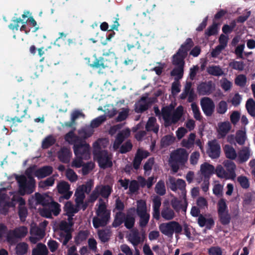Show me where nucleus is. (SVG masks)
<instances>
[{
	"instance_id": "35",
	"label": "nucleus",
	"mask_w": 255,
	"mask_h": 255,
	"mask_svg": "<svg viewBox=\"0 0 255 255\" xmlns=\"http://www.w3.org/2000/svg\"><path fill=\"white\" fill-rule=\"evenodd\" d=\"M64 210L66 212L67 216H74V214L77 213L79 211V209L74 208L73 205L70 201L67 202L64 207Z\"/></svg>"
},
{
	"instance_id": "41",
	"label": "nucleus",
	"mask_w": 255,
	"mask_h": 255,
	"mask_svg": "<svg viewBox=\"0 0 255 255\" xmlns=\"http://www.w3.org/2000/svg\"><path fill=\"white\" fill-rule=\"evenodd\" d=\"M56 142V139L52 135L46 136L42 141L41 147L43 149H47L52 146Z\"/></svg>"
},
{
	"instance_id": "29",
	"label": "nucleus",
	"mask_w": 255,
	"mask_h": 255,
	"mask_svg": "<svg viewBox=\"0 0 255 255\" xmlns=\"http://www.w3.org/2000/svg\"><path fill=\"white\" fill-rule=\"evenodd\" d=\"M226 157L230 159L234 160L236 158L237 154L234 147L229 144H226L223 147Z\"/></svg>"
},
{
	"instance_id": "62",
	"label": "nucleus",
	"mask_w": 255,
	"mask_h": 255,
	"mask_svg": "<svg viewBox=\"0 0 255 255\" xmlns=\"http://www.w3.org/2000/svg\"><path fill=\"white\" fill-rule=\"evenodd\" d=\"M18 214L20 220L24 222L28 215V210L26 207H18Z\"/></svg>"
},
{
	"instance_id": "5",
	"label": "nucleus",
	"mask_w": 255,
	"mask_h": 255,
	"mask_svg": "<svg viewBox=\"0 0 255 255\" xmlns=\"http://www.w3.org/2000/svg\"><path fill=\"white\" fill-rule=\"evenodd\" d=\"M159 230L164 235L168 238H172L174 233L177 235L181 234L182 227L178 222L172 221L160 224Z\"/></svg>"
},
{
	"instance_id": "20",
	"label": "nucleus",
	"mask_w": 255,
	"mask_h": 255,
	"mask_svg": "<svg viewBox=\"0 0 255 255\" xmlns=\"http://www.w3.org/2000/svg\"><path fill=\"white\" fill-rule=\"evenodd\" d=\"M200 171L205 179H209L210 176L214 173L215 168L213 165L205 162L201 164Z\"/></svg>"
},
{
	"instance_id": "64",
	"label": "nucleus",
	"mask_w": 255,
	"mask_h": 255,
	"mask_svg": "<svg viewBox=\"0 0 255 255\" xmlns=\"http://www.w3.org/2000/svg\"><path fill=\"white\" fill-rule=\"evenodd\" d=\"M235 84L240 87H244L247 82V78L245 75L241 74L238 75L235 81Z\"/></svg>"
},
{
	"instance_id": "50",
	"label": "nucleus",
	"mask_w": 255,
	"mask_h": 255,
	"mask_svg": "<svg viewBox=\"0 0 255 255\" xmlns=\"http://www.w3.org/2000/svg\"><path fill=\"white\" fill-rule=\"evenodd\" d=\"M155 191L157 194L160 196H163L165 194L166 189L164 182L163 180H160L156 183Z\"/></svg>"
},
{
	"instance_id": "33",
	"label": "nucleus",
	"mask_w": 255,
	"mask_h": 255,
	"mask_svg": "<svg viewBox=\"0 0 255 255\" xmlns=\"http://www.w3.org/2000/svg\"><path fill=\"white\" fill-rule=\"evenodd\" d=\"M98 235L101 241L105 243L109 241L112 235V232L110 229H103L98 231Z\"/></svg>"
},
{
	"instance_id": "37",
	"label": "nucleus",
	"mask_w": 255,
	"mask_h": 255,
	"mask_svg": "<svg viewBox=\"0 0 255 255\" xmlns=\"http://www.w3.org/2000/svg\"><path fill=\"white\" fill-rule=\"evenodd\" d=\"M175 140V137L173 135H166L161 138L160 145L162 147H167L174 143Z\"/></svg>"
},
{
	"instance_id": "19",
	"label": "nucleus",
	"mask_w": 255,
	"mask_h": 255,
	"mask_svg": "<svg viewBox=\"0 0 255 255\" xmlns=\"http://www.w3.org/2000/svg\"><path fill=\"white\" fill-rule=\"evenodd\" d=\"M223 165L227 171L230 179L234 180L236 177L235 172L236 165L235 163L231 160H225L223 162Z\"/></svg>"
},
{
	"instance_id": "24",
	"label": "nucleus",
	"mask_w": 255,
	"mask_h": 255,
	"mask_svg": "<svg viewBox=\"0 0 255 255\" xmlns=\"http://www.w3.org/2000/svg\"><path fill=\"white\" fill-rule=\"evenodd\" d=\"M231 125L229 122H221L218 124V134L220 137L224 138L229 132Z\"/></svg>"
},
{
	"instance_id": "7",
	"label": "nucleus",
	"mask_w": 255,
	"mask_h": 255,
	"mask_svg": "<svg viewBox=\"0 0 255 255\" xmlns=\"http://www.w3.org/2000/svg\"><path fill=\"white\" fill-rule=\"evenodd\" d=\"M28 231L26 227L21 226L16 228L13 230H10L6 235V241L12 244L15 243L16 239L24 238L27 234Z\"/></svg>"
},
{
	"instance_id": "54",
	"label": "nucleus",
	"mask_w": 255,
	"mask_h": 255,
	"mask_svg": "<svg viewBox=\"0 0 255 255\" xmlns=\"http://www.w3.org/2000/svg\"><path fill=\"white\" fill-rule=\"evenodd\" d=\"M130 241L133 246H137L140 242V237L138 231L136 230L130 235Z\"/></svg>"
},
{
	"instance_id": "51",
	"label": "nucleus",
	"mask_w": 255,
	"mask_h": 255,
	"mask_svg": "<svg viewBox=\"0 0 255 255\" xmlns=\"http://www.w3.org/2000/svg\"><path fill=\"white\" fill-rule=\"evenodd\" d=\"M246 138L247 137L245 131L240 130L237 132L236 135V141L239 145H244L246 140Z\"/></svg>"
},
{
	"instance_id": "6",
	"label": "nucleus",
	"mask_w": 255,
	"mask_h": 255,
	"mask_svg": "<svg viewBox=\"0 0 255 255\" xmlns=\"http://www.w3.org/2000/svg\"><path fill=\"white\" fill-rule=\"evenodd\" d=\"M90 145L87 146L76 145L74 150V154L77 159L73 162V165L77 168L82 167L83 165V160H87L90 158Z\"/></svg>"
},
{
	"instance_id": "57",
	"label": "nucleus",
	"mask_w": 255,
	"mask_h": 255,
	"mask_svg": "<svg viewBox=\"0 0 255 255\" xmlns=\"http://www.w3.org/2000/svg\"><path fill=\"white\" fill-rule=\"evenodd\" d=\"M73 225V223H68L66 221H62L59 224V229L61 232H71V227Z\"/></svg>"
},
{
	"instance_id": "46",
	"label": "nucleus",
	"mask_w": 255,
	"mask_h": 255,
	"mask_svg": "<svg viewBox=\"0 0 255 255\" xmlns=\"http://www.w3.org/2000/svg\"><path fill=\"white\" fill-rule=\"evenodd\" d=\"M59 235L58 240L63 246H66L72 238L71 232H60Z\"/></svg>"
},
{
	"instance_id": "26",
	"label": "nucleus",
	"mask_w": 255,
	"mask_h": 255,
	"mask_svg": "<svg viewBox=\"0 0 255 255\" xmlns=\"http://www.w3.org/2000/svg\"><path fill=\"white\" fill-rule=\"evenodd\" d=\"M250 156L251 152L249 147L244 146L238 153V160L240 163H244L248 161Z\"/></svg>"
},
{
	"instance_id": "2",
	"label": "nucleus",
	"mask_w": 255,
	"mask_h": 255,
	"mask_svg": "<svg viewBox=\"0 0 255 255\" xmlns=\"http://www.w3.org/2000/svg\"><path fill=\"white\" fill-rule=\"evenodd\" d=\"M161 112L164 125L167 128L173 124H176L180 120L183 115V107L181 106L178 107L172 114V108L168 106L163 107Z\"/></svg>"
},
{
	"instance_id": "38",
	"label": "nucleus",
	"mask_w": 255,
	"mask_h": 255,
	"mask_svg": "<svg viewBox=\"0 0 255 255\" xmlns=\"http://www.w3.org/2000/svg\"><path fill=\"white\" fill-rule=\"evenodd\" d=\"M246 108L249 114L255 117V101L252 98H249L246 102Z\"/></svg>"
},
{
	"instance_id": "8",
	"label": "nucleus",
	"mask_w": 255,
	"mask_h": 255,
	"mask_svg": "<svg viewBox=\"0 0 255 255\" xmlns=\"http://www.w3.org/2000/svg\"><path fill=\"white\" fill-rule=\"evenodd\" d=\"M60 211V204L51 199L49 201V203L43 208L41 214L42 216L48 218L51 217L52 214L55 216L58 215Z\"/></svg>"
},
{
	"instance_id": "59",
	"label": "nucleus",
	"mask_w": 255,
	"mask_h": 255,
	"mask_svg": "<svg viewBox=\"0 0 255 255\" xmlns=\"http://www.w3.org/2000/svg\"><path fill=\"white\" fill-rule=\"evenodd\" d=\"M66 176L67 179L71 182H75L78 179V176L74 171L68 168L66 171Z\"/></svg>"
},
{
	"instance_id": "10",
	"label": "nucleus",
	"mask_w": 255,
	"mask_h": 255,
	"mask_svg": "<svg viewBox=\"0 0 255 255\" xmlns=\"http://www.w3.org/2000/svg\"><path fill=\"white\" fill-rule=\"evenodd\" d=\"M75 129V128H74L72 130L69 131L65 134L64 137L65 140L69 143L73 144V150H74V148L76 145L81 146L82 147H84V146L89 145V144L85 142L82 137H80L79 136L76 135L75 134L74 131Z\"/></svg>"
},
{
	"instance_id": "45",
	"label": "nucleus",
	"mask_w": 255,
	"mask_h": 255,
	"mask_svg": "<svg viewBox=\"0 0 255 255\" xmlns=\"http://www.w3.org/2000/svg\"><path fill=\"white\" fill-rule=\"evenodd\" d=\"M175 66L171 71L170 75L172 76H176V79L177 80L181 79L183 76L184 66Z\"/></svg>"
},
{
	"instance_id": "39",
	"label": "nucleus",
	"mask_w": 255,
	"mask_h": 255,
	"mask_svg": "<svg viewBox=\"0 0 255 255\" xmlns=\"http://www.w3.org/2000/svg\"><path fill=\"white\" fill-rule=\"evenodd\" d=\"M218 24L213 22V24L209 26L205 31V37H209L212 35H216L218 32Z\"/></svg>"
},
{
	"instance_id": "4",
	"label": "nucleus",
	"mask_w": 255,
	"mask_h": 255,
	"mask_svg": "<svg viewBox=\"0 0 255 255\" xmlns=\"http://www.w3.org/2000/svg\"><path fill=\"white\" fill-rule=\"evenodd\" d=\"M98 146V148L94 149L93 155L94 158L97 160L99 166L103 169L112 167L113 163L111 157L109 155L108 151L106 150H101L99 145Z\"/></svg>"
},
{
	"instance_id": "16",
	"label": "nucleus",
	"mask_w": 255,
	"mask_h": 255,
	"mask_svg": "<svg viewBox=\"0 0 255 255\" xmlns=\"http://www.w3.org/2000/svg\"><path fill=\"white\" fill-rule=\"evenodd\" d=\"M148 155V151L138 149L133 160V168L137 170L139 168L142 159L146 158Z\"/></svg>"
},
{
	"instance_id": "27",
	"label": "nucleus",
	"mask_w": 255,
	"mask_h": 255,
	"mask_svg": "<svg viewBox=\"0 0 255 255\" xmlns=\"http://www.w3.org/2000/svg\"><path fill=\"white\" fill-rule=\"evenodd\" d=\"M51 198H47L46 197L38 192L34 194V197H33L35 201V205H41L44 208L46 205L49 203V201Z\"/></svg>"
},
{
	"instance_id": "13",
	"label": "nucleus",
	"mask_w": 255,
	"mask_h": 255,
	"mask_svg": "<svg viewBox=\"0 0 255 255\" xmlns=\"http://www.w3.org/2000/svg\"><path fill=\"white\" fill-rule=\"evenodd\" d=\"M70 185L66 181L60 182L57 185V190L60 194L62 195L59 198V201L61 202L63 199L68 200L72 195L73 192L70 191Z\"/></svg>"
},
{
	"instance_id": "21",
	"label": "nucleus",
	"mask_w": 255,
	"mask_h": 255,
	"mask_svg": "<svg viewBox=\"0 0 255 255\" xmlns=\"http://www.w3.org/2000/svg\"><path fill=\"white\" fill-rule=\"evenodd\" d=\"M52 167L50 166H44L37 169L34 172V175L38 179H41L50 175L52 173Z\"/></svg>"
},
{
	"instance_id": "60",
	"label": "nucleus",
	"mask_w": 255,
	"mask_h": 255,
	"mask_svg": "<svg viewBox=\"0 0 255 255\" xmlns=\"http://www.w3.org/2000/svg\"><path fill=\"white\" fill-rule=\"evenodd\" d=\"M139 185L137 181L132 180L129 182V192L131 194H134L139 190Z\"/></svg>"
},
{
	"instance_id": "40",
	"label": "nucleus",
	"mask_w": 255,
	"mask_h": 255,
	"mask_svg": "<svg viewBox=\"0 0 255 255\" xmlns=\"http://www.w3.org/2000/svg\"><path fill=\"white\" fill-rule=\"evenodd\" d=\"M124 224L127 229H132L135 224V217L133 215L128 213L125 219Z\"/></svg>"
},
{
	"instance_id": "3",
	"label": "nucleus",
	"mask_w": 255,
	"mask_h": 255,
	"mask_svg": "<svg viewBox=\"0 0 255 255\" xmlns=\"http://www.w3.org/2000/svg\"><path fill=\"white\" fill-rule=\"evenodd\" d=\"M15 179L18 185V192L20 195H29L35 191L36 181L34 178H30L29 180L23 175H17Z\"/></svg>"
},
{
	"instance_id": "14",
	"label": "nucleus",
	"mask_w": 255,
	"mask_h": 255,
	"mask_svg": "<svg viewBox=\"0 0 255 255\" xmlns=\"http://www.w3.org/2000/svg\"><path fill=\"white\" fill-rule=\"evenodd\" d=\"M215 89V85L212 81L201 83L197 87V91L200 95H209Z\"/></svg>"
},
{
	"instance_id": "25",
	"label": "nucleus",
	"mask_w": 255,
	"mask_h": 255,
	"mask_svg": "<svg viewBox=\"0 0 255 255\" xmlns=\"http://www.w3.org/2000/svg\"><path fill=\"white\" fill-rule=\"evenodd\" d=\"M187 55L183 54L180 50H178L177 52L172 56V64L174 66H184V59Z\"/></svg>"
},
{
	"instance_id": "61",
	"label": "nucleus",
	"mask_w": 255,
	"mask_h": 255,
	"mask_svg": "<svg viewBox=\"0 0 255 255\" xmlns=\"http://www.w3.org/2000/svg\"><path fill=\"white\" fill-rule=\"evenodd\" d=\"M94 164L92 162H89L83 164L82 168V174L83 175H86L93 170Z\"/></svg>"
},
{
	"instance_id": "47",
	"label": "nucleus",
	"mask_w": 255,
	"mask_h": 255,
	"mask_svg": "<svg viewBox=\"0 0 255 255\" xmlns=\"http://www.w3.org/2000/svg\"><path fill=\"white\" fill-rule=\"evenodd\" d=\"M207 72L209 74L215 76H220L223 74V70L219 66H209Z\"/></svg>"
},
{
	"instance_id": "31",
	"label": "nucleus",
	"mask_w": 255,
	"mask_h": 255,
	"mask_svg": "<svg viewBox=\"0 0 255 255\" xmlns=\"http://www.w3.org/2000/svg\"><path fill=\"white\" fill-rule=\"evenodd\" d=\"M126 214L123 212H118L116 213L114 221L112 223L113 227L117 228L120 226L124 223Z\"/></svg>"
},
{
	"instance_id": "9",
	"label": "nucleus",
	"mask_w": 255,
	"mask_h": 255,
	"mask_svg": "<svg viewBox=\"0 0 255 255\" xmlns=\"http://www.w3.org/2000/svg\"><path fill=\"white\" fill-rule=\"evenodd\" d=\"M105 57H99L97 58L95 55L94 61L90 64V66L94 69H104L107 67H110V64L113 60V58H110V55L109 54H104ZM113 57V56H112Z\"/></svg>"
},
{
	"instance_id": "56",
	"label": "nucleus",
	"mask_w": 255,
	"mask_h": 255,
	"mask_svg": "<svg viewBox=\"0 0 255 255\" xmlns=\"http://www.w3.org/2000/svg\"><path fill=\"white\" fill-rule=\"evenodd\" d=\"M106 120L105 115L100 116L93 120L91 123V127L92 128H96L99 127Z\"/></svg>"
},
{
	"instance_id": "55",
	"label": "nucleus",
	"mask_w": 255,
	"mask_h": 255,
	"mask_svg": "<svg viewBox=\"0 0 255 255\" xmlns=\"http://www.w3.org/2000/svg\"><path fill=\"white\" fill-rule=\"evenodd\" d=\"M137 216L139 217V226L141 228H144L146 227L150 219V214L147 213L144 214H141Z\"/></svg>"
},
{
	"instance_id": "1",
	"label": "nucleus",
	"mask_w": 255,
	"mask_h": 255,
	"mask_svg": "<svg viewBox=\"0 0 255 255\" xmlns=\"http://www.w3.org/2000/svg\"><path fill=\"white\" fill-rule=\"evenodd\" d=\"M188 153L184 148H178L170 154L169 162L174 173H177L180 166H184L188 158Z\"/></svg>"
},
{
	"instance_id": "22",
	"label": "nucleus",
	"mask_w": 255,
	"mask_h": 255,
	"mask_svg": "<svg viewBox=\"0 0 255 255\" xmlns=\"http://www.w3.org/2000/svg\"><path fill=\"white\" fill-rule=\"evenodd\" d=\"M146 97H142L138 103L134 105V111L136 113L141 114L148 109V104L146 102Z\"/></svg>"
},
{
	"instance_id": "34",
	"label": "nucleus",
	"mask_w": 255,
	"mask_h": 255,
	"mask_svg": "<svg viewBox=\"0 0 255 255\" xmlns=\"http://www.w3.org/2000/svg\"><path fill=\"white\" fill-rule=\"evenodd\" d=\"M161 215L166 220H172L175 216L174 211L169 207H164L161 210Z\"/></svg>"
},
{
	"instance_id": "44",
	"label": "nucleus",
	"mask_w": 255,
	"mask_h": 255,
	"mask_svg": "<svg viewBox=\"0 0 255 255\" xmlns=\"http://www.w3.org/2000/svg\"><path fill=\"white\" fill-rule=\"evenodd\" d=\"M75 196L76 197L75 201L77 206L83 203L85 195L82 189L78 188L75 191Z\"/></svg>"
},
{
	"instance_id": "12",
	"label": "nucleus",
	"mask_w": 255,
	"mask_h": 255,
	"mask_svg": "<svg viewBox=\"0 0 255 255\" xmlns=\"http://www.w3.org/2000/svg\"><path fill=\"white\" fill-rule=\"evenodd\" d=\"M209 148L207 153L209 156L212 159H217L220 157L221 153V146L216 139L209 141L208 142Z\"/></svg>"
},
{
	"instance_id": "36",
	"label": "nucleus",
	"mask_w": 255,
	"mask_h": 255,
	"mask_svg": "<svg viewBox=\"0 0 255 255\" xmlns=\"http://www.w3.org/2000/svg\"><path fill=\"white\" fill-rule=\"evenodd\" d=\"M136 212L137 215L147 213V206L145 201L139 200L137 201Z\"/></svg>"
},
{
	"instance_id": "43",
	"label": "nucleus",
	"mask_w": 255,
	"mask_h": 255,
	"mask_svg": "<svg viewBox=\"0 0 255 255\" xmlns=\"http://www.w3.org/2000/svg\"><path fill=\"white\" fill-rule=\"evenodd\" d=\"M219 221L221 224L226 226L230 223L231 216L229 212L218 214Z\"/></svg>"
},
{
	"instance_id": "48",
	"label": "nucleus",
	"mask_w": 255,
	"mask_h": 255,
	"mask_svg": "<svg viewBox=\"0 0 255 255\" xmlns=\"http://www.w3.org/2000/svg\"><path fill=\"white\" fill-rule=\"evenodd\" d=\"M229 212L226 200L223 198L220 199L217 203L218 214Z\"/></svg>"
},
{
	"instance_id": "58",
	"label": "nucleus",
	"mask_w": 255,
	"mask_h": 255,
	"mask_svg": "<svg viewBox=\"0 0 255 255\" xmlns=\"http://www.w3.org/2000/svg\"><path fill=\"white\" fill-rule=\"evenodd\" d=\"M230 67L238 71H242L244 68V64L242 61L233 60L229 64Z\"/></svg>"
},
{
	"instance_id": "23",
	"label": "nucleus",
	"mask_w": 255,
	"mask_h": 255,
	"mask_svg": "<svg viewBox=\"0 0 255 255\" xmlns=\"http://www.w3.org/2000/svg\"><path fill=\"white\" fill-rule=\"evenodd\" d=\"M80 117H84V114L79 110L74 111L71 115V121L70 122H65L62 126L68 128H72L73 126L76 125V121Z\"/></svg>"
},
{
	"instance_id": "42",
	"label": "nucleus",
	"mask_w": 255,
	"mask_h": 255,
	"mask_svg": "<svg viewBox=\"0 0 255 255\" xmlns=\"http://www.w3.org/2000/svg\"><path fill=\"white\" fill-rule=\"evenodd\" d=\"M28 245L25 242H21L17 244L15 248L16 254L17 255H24L27 252Z\"/></svg>"
},
{
	"instance_id": "63",
	"label": "nucleus",
	"mask_w": 255,
	"mask_h": 255,
	"mask_svg": "<svg viewBox=\"0 0 255 255\" xmlns=\"http://www.w3.org/2000/svg\"><path fill=\"white\" fill-rule=\"evenodd\" d=\"M241 186L244 189H247L250 186V183L248 178L244 176H240L237 178Z\"/></svg>"
},
{
	"instance_id": "15",
	"label": "nucleus",
	"mask_w": 255,
	"mask_h": 255,
	"mask_svg": "<svg viewBox=\"0 0 255 255\" xmlns=\"http://www.w3.org/2000/svg\"><path fill=\"white\" fill-rule=\"evenodd\" d=\"M12 23H10L8 27L10 29L18 30L19 28V23H23V25L20 27V30L21 31H24L25 34H27L30 31V28H28L26 25L27 23V20L25 21H23V19H21L20 18H16L15 19H12Z\"/></svg>"
},
{
	"instance_id": "17",
	"label": "nucleus",
	"mask_w": 255,
	"mask_h": 255,
	"mask_svg": "<svg viewBox=\"0 0 255 255\" xmlns=\"http://www.w3.org/2000/svg\"><path fill=\"white\" fill-rule=\"evenodd\" d=\"M72 155L70 149L66 147H62L58 152V159L64 163H68L70 162Z\"/></svg>"
},
{
	"instance_id": "52",
	"label": "nucleus",
	"mask_w": 255,
	"mask_h": 255,
	"mask_svg": "<svg viewBox=\"0 0 255 255\" xmlns=\"http://www.w3.org/2000/svg\"><path fill=\"white\" fill-rule=\"evenodd\" d=\"M228 110V104L224 100H222L217 106L216 111L217 113L220 114H225Z\"/></svg>"
},
{
	"instance_id": "18",
	"label": "nucleus",
	"mask_w": 255,
	"mask_h": 255,
	"mask_svg": "<svg viewBox=\"0 0 255 255\" xmlns=\"http://www.w3.org/2000/svg\"><path fill=\"white\" fill-rule=\"evenodd\" d=\"M99 217H95L93 219V224L95 228L97 229L100 227H105L108 223L110 218V215L98 216Z\"/></svg>"
},
{
	"instance_id": "53",
	"label": "nucleus",
	"mask_w": 255,
	"mask_h": 255,
	"mask_svg": "<svg viewBox=\"0 0 255 255\" xmlns=\"http://www.w3.org/2000/svg\"><path fill=\"white\" fill-rule=\"evenodd\" d=\"M89 236V232L87 230L80 231L75 237V242L78 244L81 242L85 241Z\"/></svg>"
},
{
	"instance_id": "49",
	"label": "nucleus",
	"mask_w": 255,
	"mask_h": 255,
	"mask_svg": "<svg viewBox=\"0 0 255 255\" xmlns=\"http://www.w3.org/2000/svg\"><path fill=\"white\" fill-rule=\"evenodd\" d=\"M215 171L217 176L226 179H230L227 172L224 169L222 165H219L217 166Z\"/></svg>"
},
{
	"instance_id": "11",
	"label": "nucleus",
	"mask_w": 255,
	"mask_h": 255,
	"mask_svg": "<svg viewBox=\"0 0 255 255\" xmlns=\"http://www.w3.org/2000/svg\"><path fill=\"white\" fill-rule=\"evenodd\" d=\"M200 104L202 111L207 117L211 116L215 111V105L213 101L209 97H204L201 100Z\"/></svg>"
},
{
	"instance_id": "28",
	"label": "nucleus",
	"mask_w": 255,
	"mask_h": 255,
	"mask_svg": "<svg viewBox=\"0 0 255 255\" xmlns=\"http://www.w3.org/2000/svg\"><path fill=\"white\" fill-rule=\"evenodd\" d=\"M48 254L46 246L41 243H38L36 248L32 251V255H47Z\"/></svg>"
},
{
	"instance_id": "32",
	"label": "nucleus",
	"mask_w": 255,
	"mask_h": 255,
	"mask_svg": "<svg viewBox=\"0 0 255 255\" xmlns=\"http://www.w3.org/2000/svg\"><path fill=\"white\" fill-rule=\"evenodd\" d=\"M100 196L107 199L113 192L112 186L109 185H99Z\"/></svg>"
},
{
	"instance_id": "30",
	"label": "nucleus",
	"mask_w": 255,
	"mask_h": 255,
	"mask_svg": "<svg viewBox=\"0 0 255 255\" xmlns=\"http://www.w3.org/2000/svg\"><path fill=\"white\" fill-rule=\"evenodd\" d=\"M194 46V42L192 38H188L186 39L185 41L181 45L179 48L183 54L187 56L188 52L189 51L191 48Z\"/></svg>"
}]
</instances>
